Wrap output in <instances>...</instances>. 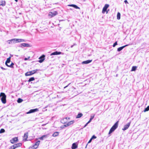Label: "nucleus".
<instances>
[{
	"label": "nucleus",
	"instance_id": "nucleus-1",
	"mask_svg": "<svg viewBox=\"0 0 149 149\" xmlns=\"http://www.w3.org/2000/svg\"><path fill=\"white\" fill-rule=\"evenodd\" d=\"M118 122L119 121H117L116 122L110 129L109 133V136H110V134L113 132L118 127Z\"/></svg>",
	"mask_w": 149,
	"mask_h": 149
},
{
	"label": "nucleus",
	"instance_id": "nucleus-2",
	"mask_svg": "<svg viewBox=\"0 0 149 149\" xmlns=\"http://www.w3.org/2000/svg\"><path fill=\"white\" fill-rule=\"evenodd\" d=\"M39 70H40L36 69L31 71L25 73V75L27 76L32 75L36 73H37L38 72L37 71Z\"/></svg>",
	"mask_w": 149,
	"mask_h": 149
},
{
	"label": "nucleus",
	"instance_id": "nucleus-3",
	"mask_svg": "<svg viewBox=\"0 0 149 149\" xmlns=\"http://www.w3.org/2000/svg\"><path fill=\"white\" fill-rule=\"evenodd\" d=\"M1 94H2V96L1 98V102L3 104H5L6 103V96L5 93H1Z\"/></svg>",
	"mask_w": 149,
	"mask_h": 149
},
{
	"label": "nucleus",
	"instance_id": "nucleus-4",
	"mask_svg": "<svg viewBox=\"0 0 149 149\" xmlns=\"http://www.w3.org/2000/svg\"><path fill=\"white\" fill-rule=\"evenodd\" d=\"M19 47L23 48L24 47H31V46L29 44L23 43L21 44L19 46Z\"/></svg>",
	"mask_w": 149,
	"mask_h": 149
},
{
	"label": "nucleus",
	"instance_id": "nucleus-5",
	"mask_svg": "<svg viewBox=\"0 0 149 149\" xmlns=\"http://www.w3.org/2000/svg\"><path fill=\"white\" fill-rule=\"evenodd\" d=\"M131 123V122L130 121L127 124L125 125L124 126L122 130L123 131H125L128 129Z\"/></svg>",
	"mask_w": 149,
	"mask_h": 149
},
{
	"label": "nucleus",
	"instance_id": "nucleus-6",
	"mask_svg": "<svg viewBox=\"0 0 149 149\" xmlns=\"http://www.w3.org/2000/svg\"><path fill=\"white\" fill-rule=\"evenodd\" d=\"M45 55H42L39 58V60L38 61L40 63H42L45 59Z\"/></svg>",
	"mask_w": 149,
	"mask_h": 149
},
{
	"label": "nucleus",
	"instance_id": "nucleus-7",
	"mask_svg": "<svg viewBox=\"0 0 149 149\" xmlns=\"http://www.w3.org/2000/svg\"><path fill=\"white\" fill-rule=\"evenodd\" d=\"M109 5L108 4H106L102 9V13H104L107 10V8L109 7Z\"/></svg>",
	"mask_w": 149,
	"mask_h": 149
},
{
	"label": "nucleus",
	"instance_id": "nucleus-8",
	"mask_svg": "<svg viewBox=\"0 0 149 149\" xmlns=\"http://www.w3.org/2000/svg\"><path fill=\"white\" fill-rule=\"evenodd\" d=\"M18 141V138L15 137L10 140V141L11 143L13 144L17 142Z\"/></svg>",
	"mask_w": 149,
	"mask_h": 149
},
{
	"label": "nucleus",
	"instance_id": "nucleus-9",
	"mask_svg": "<svg viewBox=\"0 0 149 149\" xmlns=\"http://www.w3.org/2000/svg\"><path fill=\"white\" fill-rule=\"evenodd\" d=\"M38 111V109L37 108L35 109H31L28 112L26 113L27 114H29L30 113H34L36 111Z\"/></svg>",
	"mask_w": 149,
	"mask_h": 149
},
{
	"label": "nucleus",
	"instance_id": "nucleus-10",
	"mask_svg": "<svg viewBox=\"0 0 149 149\" xmlns=\"http://www.w3.org/2000/svg\"><path fill=\"white\" fill-rule=\"evenodd\" d=\"M61 54H63V53H62V52H60L56 51L51 53L50 54V55L52 56L55 55H58Z\"/></svg>",
	"mask_w": 149,
	"mask_h": 149
},
{
	"label": "nucleus",
	"instance_id": "nucleus-11",
	"mask_svg": "<svg viewBox=\"0 0 149 149\" xmlns=\"http://www.w3.org/2000/svg\"><path fill=\"white\" fill-rule=\"evenodd\" d=\"M28 135V132H26L24 133L23 136V140L24 141H27V138Z\"/></svg>",
	"mask_w": 149,
	"mask_h": 149
},
{
	"label": "nucleus",
	"instance_id": "nucleus-12",
	"mask_svg": "<svg viewBox=\"0 0 149 149\" xmlns=\"http://www.w3.org/2000/svg\"><path fill=\"white\" fill-rule=\"evenodd\" d=\"M15 42H25V40L23 39L15 38Z\"/></svg>",
	"mask_w": 149,
	"mask_h": 149
},
{
	"label": "nucleus",
	"instance_id": "nucleus-13",
	"mask_svg": "<svg viewBox=\"0 0 149 149\" xmlns=\"http://www.w3.org/2000/svg\"><path fill=\"white\" fill-rule=\"evenodd\" d=\"M68 6L72 7L76 9H80V8L77 5H76L75 4H69V5H68Z\"/></svg>",
	"mask_w": 149,
	"mask_h": 149
},
{
	"label": "nucleus",
	"instance_id": "nucleus-14",
	"mask_svg": "<svg viewBox=\"0 0 149 149\" xmlns=\"http://www.w3.org/2000/svg\"><path fill=\"white\" fill-rule=\"evenodd\" d=\"M92 61V60H88L85 61H84L82 62V64H88L91 62Z\"/></svg>",
	"mask_w": 149,
	"mask_h": 149
},
{
	"label": "nucleus",
	"instance_id": "nucleus-15",
	"mask_svg": "<svg viewBox=\"0 0 149 149\" xmlns=\"http://www.w3.org/2000/svg\"><path fill=\"white\" fill-rule=\"evenodd\" d=\"M128 45H125L122 46L121 47H120L118 48L117 49V51L118 52H120L121 50H122L124 48H125V47L127 46H128Z\"/></svg>",
	"mask_w": 149,
	"mask_h": 149
},
{
	"label": "nucleus",
	"instance_id": "nucleus-16",
	"mask_svg": "<svg viewBox=\"0 0 149 149\" xmlns=\"http://www.w3.org/2000/svg\"><path fill=\"white\" fill-rule=\"evenodd\" d=\"M78 146L76 143H74L72 144L71 148L72 149H75L77 148Z\"/></svg>",
	"mask_w": 149,
	"mask_h": 149
},
{
	"label": "nucleus",
	"instance_id": "nucleus-17",
	"mask_svg": "<svg viewBox=\"0 0 149 149\" xmlns=\"http://www.w3.org/2000/svg\"><path fill=\"white\" fill-rule=\"evenodd\" d=\"M58 14V13L56 11H54L53 12H52L50 13V14H49V15L51 16V17H54L57 15Z\"/></svg>",
	"mask_w": 149,
	"mask_h": 149
},
{
	"label": "nucleus",
	"instance_id": "nucleus-18",
	"mask_svg": "<svg viewBox=\"0 0 149 149\" xmlns=\"http://www.w3.org/2000/svg\"><path fill=\"white\" fill-rule=\"evenodd\" d=\"M7 42L9 44H11L12 43H14L15 42V38H13L10 40H9L7 41Z\"/></svg>",
	"mask_w": 149,
	"mask_h": 149
},
{
	"label": "nucleus",
	"instance_id": "nucleus-19",
	"mask_svg": "<svg viewBox=\"0 0 149 149\" xmlns=\"http://www.w3.org/2000/svg\"><path fill=\"white\" fill-rule=\"evenodd\" d=\"M10 58L11 57H10L7 58V59L5 62V64L7 66L8 65L7 63H9L10 62Z\"/></svg>",
	"mask_w": 149,
	"mask_h": 149
},
{
	"label": "nucleus",
	"instance_id": "nucleus-20",
	"mask_svg": "<svg viewBox=\"0 0 149 149\" xmlns=\"http://www.w3.org/2000/svg\"><path fill=\"white\" fill-rule=\"evenodd\" d=\"M48 137V135H45L42 136L41 137L39 138V139L40 140H43L44 138H47Z\"/></svg>",
	"mask_w": 149,
	"mask_h": 149
},
{
	"label": "nucleus",
	"instance_id": "nucleus-21",
	"mask_svg": "<svg viewBox=\"0 0 149 149\" xmlns=\"http://www.w3.org/2000/svg\"><path fill=\"white\" fill-rule=\"evenodd\" d=\"M6 5V2L5 1L1 0L0 1V5L3 6H5Z\"/></svg>",
	"mask_w": 149,
	"mask_h": 149
},
{
	"label": "nucleus",
	"instance_id": "nucleus-22",
	"mask_svg": "<svg viewBox=\"0 0 149 149\" xmlns=\"http://www.w3.org/2000/svg\"><path fill=\"white\" fill-rule=\"evenodd\" d=\"M59 132H54L52 134V136L53 137H56L58 135Z\"/></svg>",
	"mask_w": 149,
	"mask_h": 149
},
{
	"label": "nucleus",
	"instance_id": "nucleus-23",
	"mask_svg": "<svg viewBox=\"0 0 149 149\" xmlns=\"http://www.w3.org/2000/svg\"><path fill=\"white\" fill-rule=\"evenodd\" d=\"M83 116V114L81 113H79L77 115L76 118H81Z\"/></svg>",
	"mask_w": 149,
	"mask_h": 149
},
{
	"label": "nucleus",
	"instance_id": "nucleus-24",
	"mask_svg": "<svg viewBox=\"0 0 149 149\" xmlns=\"http://www.w3.org/2000/svg\"><path fill=\"white\" fill-rule=\"evenodd\" d=\"M38 146L34 144L32 147H30L29 148V149H36L37 148Z\"/></svg>",
	"mask_w": 149,
	"mask_h": 149
},
{
	"label": "nucleus",
	"instance_id": "nucleus-25",
	"mask_svg": "<svg viewBox=\"0 0 149 149\" xmlns=\"http://www.w3.org/2000/svg\"><path fill=\"white\" fill-rule=\"evenodd\" d=\"M94 116H95V115L94 114L93 116H92V115H91V118H90V120H89L88 121V123H90L91 121H92V120L93 119V118H94Z\"/></svg>",
	"mask_w": 149,
	"mask_h": 149
},
{
	"label": "nucleus",
	"instance_id": "nucleus-26",
	"mask_svg": "<svg viewBox=\"0 0 149 149\" xmlns=\"http://www.w3.org/2000/svg\"><path fill=\"white\" fill-rule=\"evenodd\" d=\"M74 120L71 121L67 123V125L70 126L71 124H73L74 123Z\"/></svg>",
	"mask_w": 149,
	"mask_h": 149
},
{
	"label": "nucleus",
	"instance_id": "nucleus-27",
	"mask_svg": "<svg viewBox=\"0 0 149 149\" xmlns=\"http://www.w3.org/2000/svg\"><path fill=\"white\" fill-rule=\"evenodd\" d=\"M120 18V14L119 12H118L117 14V19L119 20Z\"/></svg>",
	"mask_w": 149,
	"mask_h": 149
},
{
	"label": "nucleus",
	"instance_id": "nucleus-28",
	"mask_svg": "<svg viewBox=\"0 0 149 149\" xmlns=\"http://www.w3.org/2000/svg\"><path fill=\"white\" fill-rule=\"evenodd\" d=\"M35 80V78L34 77H31L30 78L28 81L30 82L32 81Z\"/></svg>",
	"mask_w": 149,
	"mask_h": 149
},
{
	"label": "nucleus",
	"instance_id": "nucleus-29",
	"mask_svg": "<svg viewBox=\"0 0 149 149\" xmlns=\"http://www.w3.org/2000/svg\"><path fill=\"white\" fill-rule=\"evenodd\" d=\"M23 101V100L20 98H19L17 100V102L18 103H20Z\"/></svg>",
	"mask_w": 149,
	"mask_h": 149
},
{
	"label": "nucleus",
	"instance_id": "nucleus-30",
	"mask_svg": "<svg viewBox=\"0 0 149 149\" xmlns=\"http://www.w3.org/2000/svg\"><path fill=\"white\" fill-rule=\"evenodd\" d=\"M14 65V63H13L12 62L11 63V64L10 65H8L7 66H8V67L13 68V65Z\"/></svg>",
	"mask_w": 149,
	"mask_h": 149
},
{
	"label": "nucleus",
	"instance_id": "nucleus-31",
	"mask_svg": "<svg viewBox=\"0 0 149 149\" xmlns=\"http://www.w3.org/2000/svg\"><path fill=\"white\" fill-rule=\"evenodd\" d=\"M137 67L136 66H133L132 67L131 71H135L136 70V69Z\"/></svg>",
	"mask_w": 149,
	"mask_h": 149
},
{
	"label": "nucleus",
	"instance_id": "nucleus-32",
	"mask_svg": "<svg viewBox=\"0 0 149 149\" xmlns=\"http://www.w3.org/2000/svg\"><path fill=\"white\" fill-rule=\"evenodd\" d=\"M149 110V106H148L146 108H145L144 110H143L144 112L148 111Z\"/></svg>",
	"mask_w": 149,
	"mask_h": 149
},
{
	"label": "nucleus",
	"instance_id": "nucleus-33",
	"mask_svg": "<svg viewBox=\"0 0 149 149\" xmlns=\"http://www.w3.org/2000/svg\"><path fill=\"white\" fill-rule=\"evenodd\" d=\"M18 147L21 146H22V143H19L15 144Z\"/></svg>",
	"mask_w": 149,
	"mask_h": 149
},
{
	"label": "nucleus",
	"instance_id": "nucleus-34",
	"mask_svg": "<svg viewBox=\"0 0 149 149\" xmlns=\"http://www.w3.org/2000/svg\"><path fill=\"white\" fill-rule=\"evenodd\" d=\"M5 132V130L4 129H1L0 130V133H3Z\"/></svg>",
	"mask_w": 149,
	"mask_h": 149
},
{
	"label": "nucleus",
	"instance_id": "nucleus-35",
	"mask_svg": "<svg viewBox=\"0 0 149 149\" xmlns=\"http://www.w3.org/2000/svg\"><path fill=\"white\" fill-rule=\"evenodd\" d=\"M40 142V141H38L35 144L36 146H37L38 147L39 145V143Z\"/></svg>",
	"mask_w": 149,
	"mask_h": 149
},
{
	"label": "nucleus",
	"instance_id": "nucleus-36",
	"mask_svg": "<svg viewBox=\"0 0 149 149\" xmlns=\"http://www.w3.org/2000/svg\"><path fill=\"white\" fill-rule=\"evenodd\" d=\"M118 44L117 43V42H116L113 44V47H114L116 46V45H117Z\"/></svg>",
	"mask_w": 149,
	"mask_h": 149
},
{
	"label": "nucleus",
	"instance_id": "nucleus-37",
	"mask_svg": "<svg viewBox=\"0 0 149 149\" xmlns=\"http://www.w3.org/2000/svg\"><path fill=\"white\" fill-rule=\"evenodd\" d=\"M96 138H97V137L96 136H95V135H93L92 136L91 138V139H96Z\"/></svg>",
	"mask_w": 149,
	"mask_h": 149
},
{
	"label": "nucleus",
	"instance_id": "nucleus-38",
	"mask_svg": "<svg viewBox=\"0 0 149 149\" xmlns=\"http://www.w3.org/2000/svg\"><path fill=\"white\" fill-rule=\"evenodd\" d=\"M13 147H14V148L15 149V148H18L16 145L15 144L13 145Z\"/></svg>",
	"mask_w": 149,
	"mask_h": 149
},
{
	"label": "nucleus",
	"instance_id": "nucleus-39",
	"mask_svg": "<svg viewBox=\"0 0 149 149\" xmlns=\"http://www.w3.org/2000/svg\"><path fill=\"white\" fill-rule=\"evenodd\" d=\"M89 123H88V122L87 123H86V124L84 125V127H84H84H86L87 125Z\"/></svg>",
	"mask_w": 149,
	"mask_h": 149
},
{
	"label": "nucleus",
	"instance_id": "nucleus-40",
	"mask_svg": "<svg viewBox=\"0 0 149 149\" xmlns=\"http://www.w3.org/2000/svg\"><path fill=\"white\" fill-rule=\"evenodd\" d=\"M71 84V83H69L67 86H65L64 87V88H67V87H68L70 84Z\"/></svg>",
	"mask_w": 149,
	"mask_h": 149
},
{
	"label": "nucleus",
	"instance_id": "nucleus-41",
	"mask_svg": "<svg viewBox=\"0 0 149 149\" xmlns=\"http://www.w3.org/2000/svg\"><path fill=\"white\" fill-rule=\"evenodd\" d=\"M76 45V44L75 43H74L73 45H72L71 46V48H72L74 46V45Z\"/></svg>",
	"mask_w": 149,
	"mask_h": 149
},
{
	"label": "nucleus",
	"instance_id": "nucleus-42",
	"mask_svg": "<svg viewBox=\"0 0 149 149\" xmlns=\"http://www.w3.org/2000/svg\"><path fill=\"white\" fill-rule=\"evenodd\" d=\"M92 139H91H91H90V140H89V141L88 142V143H91V141H92Z\"/></svg>",
	"mask_w": 149,
	"mask_h": 149
},
{
	"label": "nucleus",
	"instance_id": "nucleus-43",
	"mask_svg": "<svg viewBox=\"0 0 149 149\" xmlns=\"http://www.w3.org/2000/svg\"><path fill=\"white\" fill-rule=\"evenodd\" d=\"M9 149H15L13 147V146H11L10 148Z\"/></svg>",
	"mask_w": 149,
	"mask_h": 149
},
{
	"label": "nucleus",
	"instance_id": "nucleus-44",
	"mask_svg": "<svg viewBox=\"0 0 149 149\" xmlns=\"http://www.w3.org/2000/svg\"><path fill=\"white\" fill-rule=\"evenodd\" d=\"M124 2L126 3H128V2L127 0H125L124 1Z\"/></svg>",
	"mask_w": 149,
	"mask_h": 149
},
{
	"label": "nucleus",
	"instance_id": "nucleus-45",
	"mask_svg": "<svg viewBox=\"0 0 149 149\" xmlns=\"http://www.w3.org/2000/svg\"><path fill=\"white\" fill-rule=\"evenodd\" d=\"M29 58H30V57H28V58H25L24 59V60L25 61H26V60H28V59H29Z\"/></svg>",
	"mask_w": 149,
	"mask_h": 149
},
{
	"label": "nucleus",
	"instance_id": "nucleus-46",
	"mask_svg": "<svg viewBox=\"0 0 149 149\" xmlns=\"http://www.w3.org/2000/svg\"><path fill=\"white\" fill-rule=\"evenodd\" d=\"M1 68L3 70H6V69L2 67H1Z\"/></svg>",
	"mask_w": 149,
	"mask_h": 149
},
{
	"label": "nucleus",
	"instance_id": "nucleus-47",
	"mask_svg": "<svg viewBox=\"0 0 149 149\" xmlns=\"http://www.w3.org/2000/svg\"><path fill=\"white\" fill-rule=\"evenodd\" d=\"M69 126V125H67V123L66 124L63 125V126L64 127H66L67 126Z\"/></svg>",
	"mask_w": 149,
	"mask_h": 149
},
{
	"label": "nucleus",
	"instance_id": "nucleus-48",
	"mask_svg": "<svg viewBox=\"0 0 149 149\" xmlns=\"http://www.w3.org/2000/svg\"><path fill=\"white\" fill-rule=\"evenodd\" d=\"M46 125V124H42V126H44V125Z\"/></svg>",
	"mask_w": 149,
	"mask_h": 149
},
{
	"label": "nucleus",
	"instance_id": "nucleus-49",
	"mask_svg": "<svg viewBox=\"0 0 149 149\" xmlns=\"http://www.w3.org/2000/svg\"><path fill=\"white\" fill-rule=\"evenodd\" d=\"M64 127H65L63 126H63L61 127V128H64Z\"/></svg>",
	"mask_w": 149,
	"mask_h": 149
},
{
	"label": "nucleus",
	"instance_id": "nucleus-50",
	"mask_svg": "<svg viewBox=\"0 0 149 149\" xmlns=\"http://www.w3.org/2000/svg\"><path fill=\"white\" fill-rule=\"evenodd\" d=\"M15 1H16V2H17L18 0H14Z\"/></svg>",
	"mask_w": 149,
	"mask_h": 149
},
{
	"label": "nucleus",
	"instance_id": "nucleus-51",
	"mask_svg": "<svg viewBox=\"0 0 149 149\" xmlns=\"http://www.w3.org/2000/svg\"><path fill=\"white\" fill-rule=\"evenodd\" d=\"M43 129H46V128H42Z\"/></svg>",
	"mask_w": 149,
	"mask_h": 149
},
{
	"label": "nucleus",
	"instance_id": "nucleus-52",
	"mask_svg": "<svg viewBox=\"0 0 149 149\" xmlns=\"http://www.w3.org/2000/svg\"><path fill=\"white\" fill-rule=\"evenodd\" d=\"M87 145H88V144H87L86 145V147H85V148H86V147H87Z\"/></svg>",
	"mask_w": 149,
	"mask_h": 149
},
{
	"label": "nucleus",
	"instance_id": "nucleus-53",
	"mask_svg": "<svg viewBox=\"0 0 149 149\" xmlns=\"http://www.w3.org/2000/svg\"><path fill=\"white\" fill-rule=\"evenodd\" d=\"M67 118H68L67 117H66V118H65V119H67Z\"/></svg>",
	"mask_w": 149,
	"mask_h": 149
},
{
	"label": "nucleus",
	"instance_id": "nucleus-54",
	"mask_svg": "<svg viewBox=\"0 0 149 149\" xmlns=\"http://www.w3.org/2000/svg\"><path fill=\"white\" fill-rule=\"evenodd\" d=\"M11 55V56H13V55Z\"/></svg>",
	"mask_w": 149,
	"mask_h": 149
}]
</instances>
